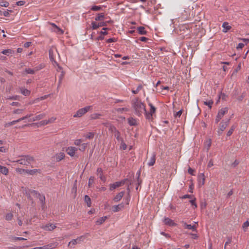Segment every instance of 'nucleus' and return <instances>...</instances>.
Wrapping results in <instances>:
<instances>
[{
	"label": "nucleus",
	"instance_id": "0e129e2a",
	"mask_svg": "<svg viewBox=\"0 0 249 249\" xmlns=\"http://www.w3.org/2000/svg\"><path fill=\"white\" fill-rule=\"evenodd\" d=\"M193 197V196L189 195H185L183 196L181 198L182 199H185V198H192Z\"/></svg>",
	"mask_w": 249,
	"mask_h": 249
},
{
	"label": "nucleus",
	"instance_id": "b1692460",
	"mask_svg": "<svg viewBox=\"0 0 249 249\" xmlns=\"http://www.w3.org/2000/svg\"><path fill=\"white\" fill-rule=\"evenodd\" d=\"M128 123L131 126H135L137 125V121L136 119L133 117L128 118Z\"/></svg>",
	"mask_w": 249,
	"mask_h": 249
},
{
	"label": "nucleus",
	"instance_id": "f3484780",
	"mask_svg": "<svg viewBox=\"0 0 249 249\" xmlns=\"http://www.w3.org/2000/svg\"><path fill=\"white\" fill-rule=\"evenodd\" d=\"M124 191H122L118 193L113 199V200L115 202H117L119 201L123 197L124 195Z\"/></svg>",
	"mask_w": 249,
	"mask_h": 249
},
{
	"label": "nucleus",
	"instance_id": "49530a36",
	"mask_svg": "<svg viewBox=\"0 0 249 249\" xmlns=\"http://www.w3.org/2000/svg\"><path fill=\"white\" fill-rule=\"evenodd\" d=\"M100 116H101V115L100 114L94 113L91 115V118L92 119H97L99 118Z\"/></svg>",
	"mask_w": 249,
	"mask_h": 249
},
{
	"label": "nucleus",
	"instance_id": "e2e57ef3",
	"mask_svg": "<svg viewBox=\"0 0 249 249\" xmlns=\"http://www.w3.org/2000/svg\"><path fill=\"white\" fill-rule=\"evenodd\" d=\"M196 198H194L193 199H192L190 201V202L193 206H194L195 208L197 207L196 204L195 202Z\"/></svg>",
	"mask_w": 249,
	"mask_h": 249
},
{
	"label": "nucleus",
	"instance_id": "6ab92c4d",
	"mask_svg": "<svg viewBox=\"0 0 249 249\" xmlns=\"http://www.w3.org/2000/svg\"><path fill=\"white\" fill-rule=\"evenodd\" d=\"M163 221L165 224L170 226H175L176 225V224L169 218H165Z\"/></svg>",
	"mask_w": 249,
	"mask_h": 249
},
{
	"label": "nucleus",
	"instance_id": "69168bd1",
	"mask_svg": "<svg viewBox=\"0 0 249 249\" xmlns=\"http://www.w3.org/2000/svg\"><path fill=\"white\" fill-rule=\"evenodd\" d=\"M195 172V170L193 169L192 168L189 167L188 170V172L189 174L191 175H194V172Z\"/></svg>",
	"mask_w": 249,
	"mask_h": 249
},
{
	"label": "nucleus",
	"instance_id": "864d4df0",
	"mask_svg": "<svg viewBox=\"0 0 249 249\" xmlns=\"http://www.w3.org/2000/svg\"><path fill=\"white\" fill-rule=\"evenodd\" d=\"M94 181V178L93 177H90L89 180V186H90Z\"/></svg>",
	"mask_w": 249,
	"mask_h": 249
},
{
	"label": "nucleus",
	"instance_id": "a18cd8bd",
	"mask_svg": "<svg viewBox=\"0 0 249 249\" xmlns=\"http://www.w3.org/2000/svg\"><path fill=\"white\" fill-rule=\"evenodd\" d=\"M238 89L237 88L235 89L232 93V97L236 98V96L238 95Z\"/></svg>",
	"mask_w": 249,
	"mask_h": 249
},
{
	"label": "nucleus",
	"instance_id": "4c0bfd02",
	"mask_svg": "<svg viewBox=\"0 0 249 249\" xmlns=\"http://www.w3.org/2000/svg\"><path fill=\"white\" fill-rule=\"evenodd\" d=\"M235 128V126L234 125L231 126V128L230 129V130L228 131L227 133V135L228 136H230L233 133L234 130Z\"/></svg>",
	"mask_w": 249,
	"mask_h": 249
},
{
	"label": "nucleus",
	"instance_id": "c85d7f7f",
	"mask_svg": "<svg viewBox=\"0 0 249 249\" xmlns=\"http://www.w3.org/2000/svg\"><path fill=\"white\" fill-rule=\"evenodd\" d=\"M137 30L140 35H146L147 33V32L145 30L144 27L143 26L138 27Z\"/></svg>",
	"mask_w": 249,
	"mask_h": 249
},
{
	"label": "nucleus",
	"instance_id": "2f4dec72",
	"mask_svg": "<svg viewBox=\"0 0 249 249\" xmlns=\"http://www.w3.org/2000/svg\"><path fill=\"white\" fill-rule=\"evenodd\" d=\"M85 201L87 203L88 207L91 206V200L90 198L87 195L85 196Z\"/></svg>",
	"mask_w": 249,
	"mask_h": 249
},
{
	"label": "nucleus",
	"instance_id": "79ce46f5",
	"mask_svg": "<svg viewBox=\"0 0 249 249\" xmlns=\"http://www.w3.org/2000/svg\"><path fill=\"white\" fill-rule=\"evenodd\" d=\"M116 110L117 112H122L123 111H128L129 109L126 107H122L117 108L116 109Z\"/></svg>",
	"mask_w": 249,
	"mask_h": 249
},
{
	"label": "nucleus",
	"instance_id": "9b49d317",
	"mask_svg": "<svg viewBox=\"0 0 249 249\" xmlns=\"http://www.w3.org/2000/svg\"><path fill=\"white\" fill-rule=\"evenodd\" d=\"M91 28L93 30H95L98 28L102 26H107V22H101L99 23H96L95 22H92L91 23Z\"/></svg>",
	"mask_w": 249,
	"mask_h": 249
},
{
	"label": "nucleus",
	"instance_id": "a211bd4d",
	"mask_svg": "<svg viewBox=\"0 0 249 249\" xmlns=\"http://www.w3.org/2000/svg\"><path fill=\"white\" fill-rule=\"evenodd\" d=\"M46 114L45 113L40 114L33 117L32 119H30V120L32 122L39 121L44 118Z\"/></svg>",
	"mask_w": 249,
	"mask_h": 249
},
{
	"label": "nucleus",
	"instance_id": "c03bdc74",
	"mask_svg": "<svg viewBox=\"0 0 249 249\" xmlns=\"http://www.w3.org/2000/svg\"><path fill=\"white\" fill-rule=\"evenodd\" d=\"M204 105L208 106L210 108H211L213 104V101L212 100H210L209 101H206V102H204Z\"/></svg>",
	"mask_w": 249,
	"mask_h": 249
},
{
	"label": "nucleus",
	"instance_id": "7ed1b4c3",
	"mask_svg": "<svg viewBox=\"0 0 249 249\" xmlns=\"http://www.w3.org/2000/svg\"><path fill=\"white\" fill-rule=\"evenodd\" d=\"M33 158L30 156H24L20 159L16 161V162L24 165H29L33 160Z\"/></svg>",
	"mask_w": 249,
	"mask_h": 249
},
{
	"label": "nucleus",
	"instance_id": "bb28decb",
	"mask_svg": "<svg viewBox=\"0 0 249 249\" xmlns=\"http://www.w3.org/2000/svg\"><path fill=\"white\" fill-rule=\"evenodd\" d=\"M0 172L5 175H7L8 174L9 171L6 167L0 165Z\"/></svg>",
	"mask_w": 249,
	"mask_h": 249
},
{
	"label": "nucleus",
	"instance_id": "5701e85b",
	"mask_svg": "<svg viewBox=\"0 0 249 249\" xmlns=\"http://www.w3.org/2000/svg\"><path fill=\"white\" fill-rule=\"evenodd\" d=\"M26 173L31 175H34L38 173H40V170L39 169H32V170H26Z\"/></svg>",
	"mask_w": 249,
	"mask_h": 249
},
{
	"label": "nucleus",
	"instance_id": "6e6552de",
	"mask_svg": "<svg viewBox=\"0 0 249 249\" xmlns=\"http://www.w3.org/2000/svg\"><path fill=\"white\" fill-rule=\"evenodd\" d=\"M32 116H33V114H27L26 116H23L22 118H19V119H18V120H14V121H13L12 122H9L8 123L6 124L5 125V127H8L9 126L15 124L21 121L24 120L26 119L27 118H29L31 117H32Z\"/></svg>",
	"mask_w": 249,
	"mask_h": 249
},
{
	"label": "nucleus",
	"instance_id": "e433bc0d",
	"mask_svg": "<svg viewBox=\"0 0 249 249\" xmlns=\"http://www.w3.org/2000/svg\"><path fill=\"white\" fill-rule=\"evenodd\" d=\"M13 217V215L12 213H8L5 215V219L8 221L11 220Z\"/></svg>",
	"mask_w": 249,
	"mask_h": 249
},
{
	"label": "nucleus",
	"instance_id": "7c9ffc66",
	"mask_svg": "<svg viewBox=\"0 0 249 249\" xmlns=\"http://www.w3.org/2000/svg\"><path fill=\"white\" fill-rule=\"evenodd\" d=\"M107 218V217L106 216L100 217L98 220L96 221V224L97 225L102 224L103 222H104L105 221Z\"/></svg>",
	"mask_w": 249,
	"mask_h": 249
},
{
	"label": "nucleus",
	"instance_id": "39448f33",
	"mask_svg": "<svg viewBox=\"0 0 249 249\" xmlns=\"http://www.w3.org/2000/svg\"><path fill=\"white\" fill-rule=\"evenodd\" d=\"M230 122V119H228L226 121H222L219 124V129L217 131L218 135H221L223 131L226 129L227 126L229 125Z\"/></svg>",
	"mask_w": 249,
	"mask_h": 249
},
{
	"label": "nucleus",
	"instance_id": "412c9836",
	"mask_svg": "<svg viewBox=\"0 0 249 249\" xmlns=\"http://www.w3.org/2000/svg\"><path fill=\"white\" fill-rule=\"evenodd\" d=\"M222 27L223 28V32L224 33L227 32L231 28V27L230 25H229V23H228L227 22H224L223 23Z\"/></svg>",
	"mask_w": 249,
	"mask_h": 249
},
{
	"label": "nucleus",
	"instance_id": "a19ab883",
	"mask_svg": "<svg viewBox=\"0 0 249 249\" xmlns=\"http://www.w3.org/2000/svg\"><path fill=\"white\" fill-rule=\"evenodd\" d=\"M94 136V134L92 132H89L88 133H87L86 135V138L87 139H91L93 138Z\"/></svg>",
	"mask_w": 249,
	"mask_h": 249
},
{
	"label": "nucleus",
	"instance_id": "338daca9",
	"mask_svg": "<svg viewBox=\"0 0 249 249\" xmlns=\"http://www.w3.org/2000/svg\"><path fill=\"white\" fill-rule=\"evenodd\" d=\"M244 46V44L242 43H239L238 45H237L236 49H242Z\"/></svg>",
	"mask_w": 249,
	"mask_h": 249
},
{
	"label": "nucleus",
	"instance_id": "603ef678",
	"mask_svg": "<svg viewBox=\"0 0 249 249\" xmlns=\"http://www.w3.org/2000/svg\"><path fill=\"white\" fill-rule=\"evenodd\" d=\"M87 146V143H83L81 145V147L79 148V150L80 151H83L86 149Z\"/></svg>",
	"mask_w": 249,
	"mask_h": 249
},
{
	"label": "nucleus",
	"instance_id": "a878e982",
	"mask_svg": "<svg viewBox=\"0 0 249 249\" xmlns=\"http://www.w3.org/2000/svg\"><path fill=\"white\" fill-rule=\"evenodd\" d=\"M156 161V155L153 154L151 157L150 158L149 161L147 163V164L149 166H151L154 165Z\"/></svg>",
	"mask_w": 249,
	"mask_h": 249
},
{
	"label": "nucleus",
	"instance_id": "c756f323",
	"mask_svg": "<svg viewBox=\"0 0 249 249\" xmlns=\"http://www.w3.org/2000/svg\"><path fill=\"white\" fill-rule=\"evenodd\" d=\"M104 13L98 14L97 16L95 17V19L96 21L102 20L104 19Z\"/></svg>",
	"mask_w": 249,
	"mask_h": 249
},
{
	"label": "nucleus",
	"instance_id": "c9c22d12",
	"mask_svg": "<svg viewBox=\"0 0 249 249\" xmlns=\"http://www.w3.org/2000/svg\"><path fill=\"white\" fill-rule=\"evenodd\" d=\"M20 90L22 94L25 96H28L30 93V91L27 89H21Z\"/></svg>",
	"mask_w": 249,
	"mask_h": 249
},
{
	"label": "nucleus",
	"instance_id": "774afa93",
	"mask_svg": "<svg viewBox=\"0 0 249 249\" xmlns=\"http://www.w3.org/2000/svg\"><path fill=\"white\" fill-rule=\"evenodd\" d=\"M190 26L189 25H183L181 26H180V29L184 30L185 29H188L189 28Z\"/></svg>",
	"mask_w": 249,
	"mask_h": 249
},
{
	"label": "nucleus",
	"instance_id": "473e14b6",
	"mask_svg": "<svg viewBox=\"0 0 249 249\" xmlns=\"http://www.w3.org/2000/svg\"><path fill=\"white\" fill-rule=\"evenodd\" d=\"M13 51L10 49L4 50L2 51L1 53L4 55L9 56L10 54H12Z\"/></svg>",
	"mask_w": 249,
	"mask_h": 249
},
{
	"label": "nucleus",
	"instance_id": "4d7b16f0",
	"mask_svg": "<svg viewBox=\"0 0 249 249\" xmlns=\"http://www.w3.org/2000/svg\"><path fill=\"white\" fill-rule=\"evenodd\" d=\"M205 144L207 145V150L208 151L211 145V141L209 140L207 141L205 143Z\"/></svg>",
	"mask_w": 249,
	"mask_h": 249
},
{
	"label": "nucleus",
	"instance_id": "f257e3e1",
	"mask_svg": "<svg viewBox=\"0 0 249 249\" xmlns=\"http://www.w3.org/2000/svg\"><path fill=\"white\" fill-rule=\"evenodd\" d=\"M132 106L135 111V113L138 116H141L143 113H145V106L138 98L132 101Z\"/></svg>",
	"mask_w": 249,
	"mask_h": 249
},
{
	"label": "nucleus",
	"instance_id": "ddd939ff",
	"mask_svg": "<svg viewBox=\"0 0 249 249\" xmlns=\"http://www.w3.org/2000/svg\"><path fill=\"white\" fill-rule=\"evenodd\" d=\"M56 226L53 224H48L41 227V228L46 231H52L54 230Z\"/></svg>",
	"mask_w": 249,
	"mask_h": 249
},
{
	"label": "nucleus",
	"instance_id": "4be33fe9",
	"mask_svg": "<svg viewBox=\"0 0 249 249\" xmlns=\"http://www.w3.org/2000/svg\"><path fill=\"white\" fill-rule=\"evenodd\" d=\"M199 185H203L205 183V176L204 174H201L198 176Z\"/></svg>",
	"mask_w": 249,
	"mask_h": 249
},
{
	"label": "nucleus",
	"instance_id": "f8f14e48",
	"mask_svg": "<svg viewBox=\"0 0 249 249\" xmlns=\"http://www.w3.org/2000/svg\"><path fill=\"white\" fill-rule=\"evenodd\" d=\"M111 129L112 131L114 132L115 137L119 142L123 140V139L121 137L120 133L116 129L115 127H112Z\"/></svg>",
	"mask_w": 249,
	"mask_h": 249
},
{
	"label": "nucleus",
	"instance_id": "20e7f679",
	"mask_svg": "<svg viewBox=\"0 0 249 249\" xmlns=\"http://www.w3.org/2000/svg\"><path fill=\"white\" fill-rule=\"evenodd\" d=\"M91 108V106H87L85 107L80 108L78 109L76 112L74 114L73 117L74 118H79L82 117L85 114H86L88 111Z\"/></svg>",
	"mask_w": 249,
	"mask_h": 249
},
{
	"label": "nucleus",
	"instance_id": "f704fd0d",
	"mask_svg": "<svg viewBox=\"0 0 249 249\" xmlns=\"http://www.w3.org/2000/svg\"><path fill=\"white\" fill-rule=\"evenodd\" d=\"M49 57H50V60L52 61H53L56 64V62L54 60L53 54V50L52 49H50L49 51Z\"/></svg>",
	"mask_w": 249,
	"mask_h": 249
},
{
	"label": "nucleus",
	"instance_id": "5fc2aeb1",
	"mask_svg": "<svg viewBox=\"0 0 249 249\" xmlns=\"http://www.w3.org/2000/svg\"><path fill=\"white\" fill-rule=\"evenodd\" d=\"M16 171L17 172L19 173L20 174H22V173H23L24 172L26 173V170H25L22 169H21V168H16Z\"/></svg>",
	"mask_w": 249,
	"mask_h": 249
},
{
	"label": "nucleus",
	"instance_id": "9d476101",
	"mask_svg": "<svg viewBox=\"0 0 249 249\" xmlns=\"http://www.w3.org/2000/svg\"><path fill=\"white\" fill-rule=\"evenodd\" d=\"M67 153L71 157H73L75 152L77 151V148L74 146H69L66 149Z\"/></svg>",
	"mask_w": 249,
	"mask_h": 249
},
{
	"label": "nucleus",
	"instance_id": "1a4fd4ad",
	"mask_svg": "<svg viewBox=\"0 0 249 249\" xmlns=\"http://www.w3.org/2000/svg\"><path fill=\"white\" fill-rule=\"evenodd\" d=\"M84 239V237L83 236H80L75 239H73L69 242L68 246L72 248L76 244H80Z\"/></svg>",
	"mask_w": 249,
	"mask_h": 249
},
{
	"label": "nucleus",
	"instance_id": "cd10ccee",
	"mask_svg": "<svg viewBox=\"0 0 249 249\" xmlns=\"http://www.w3.org/2000/svg\"><path fill=\"white\" fill-rule=\"evenodd\" d=\"M41 68V67H40L39 69L36 68L35 69H26L25 71L27 73L33 74L35 73V71H37Z\"/></svg>",
	"mask_w": 249,
	"mask_h": 249
},
{
	"label": "nucleus",
	"instance_id": "f03ea898",
	"mask_svg": "<svg viewBox=\"0 0 249 249\" xmlns=\"http://www.w3.org/2000/svg\"><path fill=\"white\" fill-rule=\"evenodd\" d=\"M148 105L150 107V108L148 112L146 111V110H145V116L147 120L152 121L154 116H155L156 108L150 102L148 103Z\"/></svg>",
	"mask_w": 249,
	"mask_h": 249
},
{
	"label": "nucleus",
	"instance_id": "ea45409f",
	"mask_svg": "<svg viewBox=\"0 0 249 249\" xmlns=\"http://www.w3.org/2000/svg\"><path fill=\"white\" fill-rule=\"evenodd\" d=\"M9 2L6 1H2L0 2V5L1 7H7L9 6Z\"/></svg>",
	"mask_w": 249,
	"mask_h": 249
},
{
	"label": "nucleus",
	"instance_id": "09e8293b",
	"mask_svg": "<svg viewBox=\"0 0 249 249\" xmlns=\"http://www.w3.org/2000/svg\"><path fill=\"white\" fill-rule=\"evenodd\" d=\"M246 96L245 93H243L242 95L239 96L237 98V99L238 101L241 102L243 100V99L244 98V97Z\"/></svg>",
	"mask_w": 249,
	"mask_h": 249
},
{
	"label": "nucleus",
	"instance_id": "2eb2a0df",
	"mask_svg": "<svg viewBox=\"0 0 249 249\" xmlns=\"http://www.w3.org/2000/svg\"><path fill=\"white\" fill-rule=\"evenodd\" d=\"M124 207V205L123 203L117 205H114L112 207V211L114 213L117 212L122 209H123Z\"/></svg>",
	"mask_w": 249,
	"mask_h": 249
},
{
	"label": "nucleus",
	"instance_id": "0eeeda50",
	"mask_svg": "<svg viewBox=\"0 0 249 249\" xmlns=\"http://www.w3.org/2000/svg\"><path fill=\"white\" fill-rule=\"evenodd\" d=\"M228 108L227 107L222 108L219 110L215 119V123H218L224 115L228 112Z\"/></svg>",
	"mask_w": 249,
	"mask_h": 249
},
{
	"label": "nucleus",
	"instance_id": "6e6d98bb",
	"mask_svg": "<svg viewBox=\"0 0 249 249\" xmlns=\"http://www.w3.org/2000/svg\"><path fill=\"white\" fill-rule=\"evenodd\" d=\"M249 226V222L248 221H245L243 225H242V227L243 229H246Z\"/></svg>",
	"mask_w": 249,
	"mask_h": 249
},
{
	"label": "nucleus",
	"instance_id": "37998d69",
	"mask_svg": "<svg viewBox=\"0 0 249 249\" xmlns=\"http://www.w3.org/2000/svg\"><path fill=\"white\" fill-rule=\"evenodd\" d=\"M23 111L24 109H16L13 111V113L16 114H21Z\"/></svg>",
	"mask_w": 249,
	"mask_h": 249
},
{
	"label": "nucleus",
	"instance_id": "423d86ee",
	"mask_svg": "<svg viewBox=\"0 0 249 249\" xmlns=\"http://www.w3.org/2000/svg\"><path fill=\"white\" fill-rule=\"evenodd\" d=\"M127 180L128 179L127 178H126V179H123L120 181H117V182H114V183L110 184L109 185V187H110L109 190L110 191H112L118 187H119L120 186L124 185L125 184V183L126 182V181H127Z\"/></svg>",
	"mask_w": 249,
	"mask_h": 249
},
{
	"label": "nucleus",
	"instance_id": "72a5a7b5",
	"mask_svg": "<svg viewBox=\"0 0 249 249\" xmlns=\"http://www.w3.org/2000/svg\"><path fill=\"white\" fill-rule=\"evenodd\" d=\"M142 89V85H139L137 89H136V90H134V89H132V92L134 94H137L138 93V92Z\"/></svg>",
	"mask_w": 249,
	"mask_h": 249
},
{
	"label": "nucleus",
	"instance_id": "13d9d810",
	"mask_svg": "<svg viewBox=\"0 0 249 249\" xmlns=\"http://www.w3.org/2000/svg\"><path fill=\"white\" fill-rule=\"evenodd\" d=\"M81 142H82L81 139L76 140L74 141V144L77 146L80 145Z\"/></svg>",
	"mask_w": 249,
	"mask_h": 249
},
{
	"label": "nucleus",
	"instance_id": "aec40b11",
	"mask_svg": "<svg viewBox=\"0 0 249 249\" xmlns=\"http://www.w3.org/2000/svg\"><path fill=\"white\" fill-rule=\"evenodd\" d=\"M183 227L184 229L191 230L193 231H196V225H191L184 223Z\"/></svg>",
	"mask_w": 249,
	"mask_h": 249
},
{
	"label": "nucleus",
	"instance_id": "4468645a",
	"mask_svg": "<svg viewBox=\"0 0 249 249\" xmlns=\"http://www.w3.org/2000/svg\"><path fill=\"white\" fill-rule=\"evenodd\" d=\"M65 157V155L63 152H60L56 154L54 158L56 161L58 162L63 160Z\"/></svg>",
	"mask_w": 249,
	"mask_h": 249
},
{
	"label": "nucleus",
	"instance_id": "8fccbe9b",
	"mask_svg": "<svg viewBox=\"0 0 249 249\" xmlns=\"http://www.w3.org/2000/svg\"><path fill=\"white\" fill-rule=\"evenodd\" d=\"M38 124L40 125H47L48 124V122L47 120H43V121H40Z\"/></svg>",
	"mask_w": 249,
	"mask_h": 249
},
{
	"label": "nucleus",
	"instance_id": "58836bf2",
	"mask_svg": "<svg viewBox=\"0 0 249 249\" xmlns=\"http://www.w3.org/2000/svg\"><path fill=\"white\" fill-rule=\"evenodd\" d=\"M120 148L122 149L123 150H125L127 148L126 144L124 142V140L120 142Z\"/></svg>",
	"mask_w": 249,
	"mask_h": 249
},
{
	"label": "nucleus",
	"instance_id": "3c124183",
	"mask_svg": "<svg viewBox=\"0 0 249 249\" xmlns=\"http://www.w3.org/2000/svg\"><path fill=\"white\" fill-rule=\"evenodd\" d=\"M19 97L18 95L10 96L7 98L8 100H19Z\"/></svg>",
	"mask_w": 249,
	"mask_h": 249
},
{
	"label": "nucleus",
	"instance_id": "680f3d73",
	"mask_svg": "<svg viewBox=\"0 0 249 249\" xmlns=\"http://www.w3.org/2000/svg\"><path fill=\"white\" fill-rule=\"evenodd\" d=\"M25 3V1L23 0L18 1L16 3L18 6H22Z\"/></svg>",
	"mask_w": 249,
	"mask_h": 249
},
{
	"label": "nucleus",
	"instance_id": "dca6fc26",
	"mask_svg": "<svg viewBox=\"0 0 249 249\" xmlns=\"http://www.w3.org/2000/svg\"><path fill=\"white\" fill-rule=\"evenodd\" d=\"M97 175L99 176V178L102 180L104 182L106 181V178L103 175V170L101 168H98L97 170Z\"/></svg>",
	"mask_w": 249,
	"mask_h": 249
},
{
	"label": "nucleus",
	"instance_id": "052dcab7",
	"mask_svg": "<svg viewBox=\"0 0 249 249\" xmlns=\"http://www.w3.org/2000/svg\"><path fill=\"white\" fill-rule=\"evenodd\" d=\"M55 120H56V118L53 117H51V118H50L47 121L48 122V124H51V123H53Z\"/></svg>",
	"mask_w": 249,
	"mask_h": 249
},
{
	"label": "nucleus",
	"instance_id": "de8ad7c7",
	"mask_svg": "<svg viewBox=\"0 0 249 249\" xmlns=\"http://www.w3.org/2000/svg\"><path fill=\"white\" fill-rule=\"evenodd\" d=\"M101 9V7L100 6H93L91 8V10L97 11H99Z\"/></svg>",
	"mask_w": 249,
	"mask_h": 249
},
{
	"label": "nucleus",
	"instance_id": "393cba45",
	"mask_svg": "<svg viewBox=\"0 0 249 249\" xmlns=\"http://www.w3.org/2000/svg\"><path fill=\"white\" fill-rule=\"evenodd\" d=\"M54 248V245L52 244H49L46 246L40 247H36L32 249H52Z\"/></svg>",
	"mask_w": 249,
	"mask_h": 249
},
{
	"label": "nucleus",
	"instance_id": "bf43d9fd",
	"mask_svg": "<svg viewBox=\"0 0 249 249\" xmlns=\"http://www.w3.org/2000/svg\"><path fill=\"white\" fill-rule=\"evenodd\" d=\"M117 41L115 38H110L107 40V43L114 42Z\"/></svg>",
	"mask_w": 249,
	"mask_h": 249
}]
</instances>
